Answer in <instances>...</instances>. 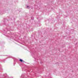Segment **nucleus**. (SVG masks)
I'll list each match as a JSON object with an SVG mask.
<instances>
[{
  "label": "nucleus",
  "instance_id": "1",
  "mask_svg": "<svg viewBox=\"0 0 78 78\" xmlns=\"http://www.w3.org/2000/svg\"><path fill=\"white\" fill-rule=\"evenodd\" d=\"M20 61L21 62H23V60H22L21 59H20Z\"/></svg>",
  "mask_w": 78,
  "mask_h": 78
},
{
  "label": "nucleus",
  "instance_id": "2",
  "mask_svg": "<svg viewBox=\"0 0 78 78\" xmlns=\"http://www.w3.org/2000/svg\"><path fill=\"white\" fill-rule=\"evenodd\" d=\"M27 7H28V6H27Z\"/></svg>",
  "mask_w": 78,
  "mask_h": 78
}]
</instances>
